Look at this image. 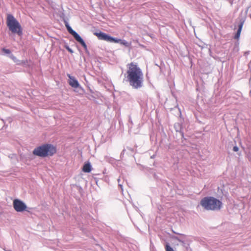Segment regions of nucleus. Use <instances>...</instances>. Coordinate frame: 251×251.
Masks as SVG:
<instances>
[{
  "instance_id": "nucleus-1",
  "label": "nucleus",
  "mask_w": 251,
  "mask_h": 251,
  "mask_svg": "<svg viewBox=\"0 0 251 251\" xmlns=\"http://www.w3.org/2000/svg\"><path fill=\"white\" fill-rule=\"evenodd\" d=\"M126 81L132 88L140 89L143 86L144 77L141 69L136 63L131 62L126 65Z\"/></svg>"
},
{
  "instance_id": "nucleus-2",
  "label": "nucleus",
  "mask_w": 251,
  "mask_h": 251,
  "mask_svg": "<svg viewBox=\"0 0 251 251\" xmlns=\"http://www.w3.org/2000/svg\"><path fill=\"white\" fill-rule=\"evenodd\" d=\"M201 205L206 210L218 211L222 207L221 201L213 197H205L200 201Z\"/></svg>"
},
{
  "instance_id": "nucleus-3",
  "label": "nucleus",
  "mask_w": 251,
  "mask_h": 251,
  "mask_svg": "<svg viewBox=\"0 0 251 251\" xmlns=\"http://www.w3.org/2000/svg\"><path fill=\"white\" fill-rule=\"evenodd\" d=\"M56 151V148L53 145L51 144H45L35 149L32 153L34 155L44 157L52 156Z\"/></svg>"
},
{
  "instance_id": "nucleus-4",
  "label": "nucleus",
  "mask_w": 251,
  "mask_h": 251,
  "mask_svg": "<svg viewBox=\"0 0 251 251\" xmlns=\"http://www.w3.org/2000/svg\"><path fill=\"white\" fill-rule=\"evenodd\" d=\"M6 24L9 30L12 33L21 36L23 34L22 29L19 22L11 14H8L6 18Z\"/></svg>"
},
{
  "instance_id": "nucleus-5",
  "label": "nucleus",
  "mask_w": 251,
  "mask_h": 251,
  "mask_svg": "<svg viewBox=\"0 0 251 251\" xmlns=\"http://www.w3.org/2000/svg\"><path fill=\"white\" fill-rule=\"evenodd\" d=\"M94 34L97 36L99 40H104L109 43H119L127 47L129 46V43L126 40L114 38L101 31L95 32Z\"/></svg>"
},
{
  "instance_id": "nucleus-6",
  "label": "nucleus",
  "mask_w": 251,
  "mask_h": 251,
  "mask_svg": "<svg viewBox=\"0 0 251 251\" xmlns=\"http://www.w3.org/2000/svg\"><path fill=\"white\" fill-rule=\"evenodd\" d=\"M13 205L15 210L18 212H23L26 210V205L19 199H15L13 201Z\"/></svg>"
},
{
  "instance_id": "nucleus-7",
  "label": "nucleus",
  "mask_w": 251,
  "mask_h": 251,
  "mask_svg": "<svg viewBox=\"0 0 251 251\" xmlns=\"http://www.w3.org/2000/svg\"><path fill=\"white\" fill-rule=\"evenodd\" d=\"M245 18L241 17V18H239L237 19V21L236 22L235 24L236 25H235V26H237L238 29L237 31L236 35H235V37H234L235 39H239L240 34H241V32L243 26L245 23Z\"/></svg>"
},
{
  "instance_id": "nucleus-8",
  "label": "nucleus",
  "mask_w": 251,
  "mask_h": 251,
  "mask_svg": "<svg viewBox=\"0 0 251 251\" xmlns=\"http://www.w3.org/2000/svg\"><path fill=\"white\" fill-rule=\"evenodd\" d=\"M67 75L69 78L68 83L71 87L75 88H77L80 87L79 83L74 76H72L69 74H68Z\"/></svg>"
},
{
  "instance_id": "nucleus-9",
  "label": "nucleus",
  "mask_w": 251,
  "mask_h": 251,
  "mask_svg": "<svg viewBox=\"0 0 251 251\" xmlns=\"http://www.w3.org/2000/svg\"><path fill=\"white\" fill-rule=\"evenodd\" d=\"M74 38L77 42H78L79 44H81V45L84 48L86 51L87 50V47L86 44L78 34H77Z\"/></svg>"
},
{
  "instance_id": "nucleus-10",
  "label": "nucleus",
  "mask_w": 251,
  "mask_h": 251,
  "mask_svg": "<svg viewBox=\"0 0 251 251\" xmlns=\"http://www.w3.org/2000/svg\"><path fill=\"white\" fill-rule=\"evenodd\" d=\"M74 38L77 42H78L79 44H81V45L84 48L86 51L87 50V47L86 44L78 34H77Z\"/></svg>"
},
{
  "instance_id": "nucleus-11",
  "label": "nucleus",
  "mask_w": 251,
  "mask_h": 251,
  "mask_svg": "<svg viewBox=\"0 0 251 251\" xmlns=\"http://www.w3.org/2000/svg\"><path fill=\"white\" fill-rule=\"evenodd\" d=\"M74 38L77 42H78L79 44H81V45L84 48L86 51L87 50V47L86 44L78 34H77Z\"/></svg>"
},
{
  "instance_id": "nucleus-12",
  "label": "nucleus",
  "mask_w": 251,
  "mask_h": 251,
  "mask_svg": "<svg viewBox=\"0 0 251 251\" xmlns=\"http://www.w3.org/2000/svg\"><path fill=\"white\" fill-rule=\"evenodd\" d=\"M74 38L77 42H78L79 44H81V45L84 48L86 51L87 50V47L86 44L78 34H77Z\"/></svg>"
},
{
  "instance_id": "nucleus-13",
  "label": "nucleus",
  "mask_w": 251,
  "mask_h": 251,
  "mask_svg": "<svg viewBox=\"0 0 251 251\" xmlns=\"http://www.w3.org/2000/svg\"><path fill=\"white\" fill-rule=\"evenodd\" d=\"M174 128L177 132H179L181 136H183V132L182 131V126L180 124L177 123L175 124Z\"/></svg>"
},
{
  "instance_id": "nucleus-14",
  "label": "nucleus",
  "mask_w": 251,
  "mask_h": 251,
  "mask_svg": "<svg viewBox=\"0 0 251 251\" xmlns=\"http://www.w3.org/2000/svg\"><path fill=\"white\" fill-rule=\"evenodd\" d=\"M91 165L90 162L85 163L83 167V171L85 173H90L91 171Z\"/></svg>"
},
{
  "instance_id": "nucleus-15",
  "label": "nucleus",
  "mask_w": 251,
  "mask_h": 251,
  "mask_svg": "<svg viewBox=\"0 0 251 251\" xmlns=\"http://www.w3.org/2000/svg\"><path fill=\"white\" fill-rule=\"evenodd\" d=\"M66 27L67 28V29L68 31V32L70 34H71L74 37L78 34L76 32H75V30H74L72 28V27L68 25V23H66Z\"/></svg>"
},
{
  "instance_id": "nucleus-16",
  "label": "nucleus",
  "mask_w": 251,
  "mask_h": 251,
  "mask_svg": "<svg viewBox=\"0 0 251 251\" xmlns=\"http://www.w3.org/2000/svg\"><path fill=\"white\" fill-rule=\"evenodd\" d=\"M166 251H174L173 249L169 246L168 244L166 245L165 247Z\"/></svg>"
},
{
  "instance_id": "nucleus-17",
  "label": "nucleus",
  "mask_w": 251,
  "mask_h": 251,
  "mask_svg": "<svg viewBox=\"0 0 251 251\" xmlns=\"http://www.w3.org/2000/svg\"><path fill=\"white\" fill-rule=\"evenodd\" d=\"M65 48L71 53H74V51L73 50H72L68 46L65 45Z\"/></svg>"
},
{
  "instance_id": "nucleus-18",
  "label": "nucleus",
  "mask_w": 251,
  "mask_h": 251,
  "mask_svg": "<svg viewBox=\"0 0 251 251\" xmlns=\"http://www.w3.org/2000/svg\"><path fill=\"white\" fill-rule=\"evenodd\" d=\"M2 51L4 53H5L6 54H10V52H11V51H10V50H9L6 49H4V48L2 49Z\"/></svg>"
},
{
  "instance_id": "nucleus-19",
  "label": "nucleus",
  "mask_w": 251,
  "mask_h": 251,
  "mask_svg": "<svg viewBox=\"0 0 251 251\" xmlns=\"http://www.w3.org/2000/svg\"><path fill=\"white\" fill-rule=\"evenodd\" d=\"M175 239L177 240L178 242H179L180 243H181L182 244H184V242L181 240V239H180L178 237H175Z\"/></svg>"
},
{
  "instance_id": "nucleus-20",
  "label": "nucleus",
  "mask_w": 251,
  "mask_h": 251,
  "mask_svg": "<svg viewBox=\"0 0 251 251\" xmlns=\"http://www.w3.org/2000/svg\"><path fill=\"white\" fill-rule=\"evenodd\" d=\"M11 158L12 159V162L13 163H15V161L14 160V159H15V158H16V155L15 154H12V156L11 157Z\"/></svg>"
},
{
  "instance_id": "nucleus-21",
  "label": "nucleus",
  "mask_w": 251,
  "mask_h": 251,
  "mask_svg": "<svg viewBox=\"0 0 251 251\" xmlns=\"http://www.w3.org/2000/svg\"><path fill=\"white\" fill-rule=\"evenodd\" d=\"M239 150V148L237 146H234L233 148V151H237Z\"/></svg>"
},
{
  "instance_id": "nucleus-22",
  "label": "nucleus",
  "mask_w": 251,
  "mask_h": 251,
  "mask_svg": "<svg viewBox=\"0 0 251 251\" xmlns=\"http://www.w3.org/2000/svg\"><path fill=\"white\" fill-rule=\"evenodd\" d=\"M10 57L15 62L16 60V58L13 55L11 54L10 55Z\"/></svg>"
},
{
  "instance_id": "nucleus-23",
  "label": "nucleus",
  "mask_w": 251,
  "mask_h": 251,
  "mask_svg": "<svg viewBox=\"0 0 251 251\" xmlns=\"http://www.w3.org/2000/svg\"><path fill=\"white\" fill-rule=\"evenodd\" d=\"M119 186H120V187H121V188H122V185H121V184H119Z\"/></svg>"
}]
</instances>
